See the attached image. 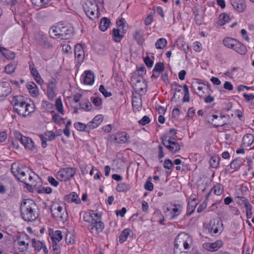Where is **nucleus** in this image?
<instances>
[{
	"label": "nucleus",
	"mask_w": 254,
	"mask_h": 254,
	"mask_svg": "<svg viewBox=\"0 0 254 254\" xmlns=\"http://www.w3.org/2000/svg\"><path fill=\"white\" fill-rule=\"evenodd\" d=\"M174 254H188L185 250H189L191 244V239L185 233L179 234L175 240Z\"/></svg>",
	"instance_id": "7ed1b4c3"
},
{
	"label": "nucleus",
	"mask_w": 254,
	"mask_h": 254,
	"mask_svg": "<svg viewBox=\"0 0 254 254\" xmlns=\"http://www.w3.org/2000/svg\"><path fill=\"white\" fill-rule=\"evenodd\" d=\"M27 87L30 95L32 97H37L39 94L37 85L33 82H29L27 84Z\"/></svg>",
	"instance_id": "393cba45"
},
{
	"label": "nucleus",
	"mask_w": 254,
	"mask_h": 254,
	"mask_svg": "<svg viewBox=\"0 0 254 254\" xmlns=\"http://www.w3.org/2000/svg\"><path fill=\"white\" fill-rule=\"evenodd\" d=\"M235 200L237 203L239 205H244L245 207H247V205H250L251 204L249 201L248 199L246 197L242 196H237L235 197Z\"/></svg>",
	"instance_id": "e433bc0d"
},
{
	"label": "nucleus",
	"mask_w": 254,
	"mask_h": 254,
	"mask_svg": "<svg viewBox=\"0 0 254 254\" xmlns=\"http://www.w3.org/2000/svg\"><path fill=\"white\" fill-rule=\"evenodd\" d=\"M0 52L7 59L11 60L15 58V53L9 51L4 47H0Z\"/></svg>",
	"instance_id": "2f4dec72"
},
{
	"label": "nucleus",
	"mask_w": 254,
	"mask_h": 254,
	"mask_svg": "<svg viewBox=\"0 0 254 254\" xmlns=\"http://www.w3.org/2000/svg\"><path fill=\"white\" fill-rule=\"evenodd\" d=\"M75 174V170L73 168H64L57 173V178L61 181H66L73 177Z\"/></svg>",
	"instance_id": "ddd939ff"
},
{
	"label": "nucleus",
	"mask_w": 254,
	"mask_h": 254,
	"mask_svg": "<svg viewBox=\"0 0 254 254\" xmlns=\"http://www.w3.org/2000/svg\"><path fill=\"white\" fill-rule=\"evenodd\" d=\"M206 229L212 236L219 235L223 230V224L221 219H212L208 223Z\"/></svg>",
	"instance_id": "0eeeda50"
},
{
	"label": "nucleus",
	"mask_w": 254,
	"mask_h": 254,
	"mask_svg": "<svg viewBox=\"0 0 254 254\" xmlns=\"http://www.w3.org/2000/svg\"><path fill=\"white\" fill-rule=\"evenodd\" d=\"M133 38L136 41L137 44L141 45L143 42L142 35L140 31H136L133 34Z\"/></svg>",
	"instance_id": "de8ad7c7"
},
{
	"label": "nucleus",
	"mask_w": 254,
	"mask_h": 254,
	"mask_svg": "<svg viewBox=\"0 0 254 254\" xmlns=\"http://www.w3.org/2000/svg\"><path fill=\"white\" fill-rule=\"evenodd\" d=\"M211 190H213L216 195H220L223 193V189L221 185L217 184L213 186Z\"/></svg>",
	"instance_id": "49530a36"
},
{
	"label": "nucleus",
	"mask_w": 254,
	"mask_h": 254,
	"mask_svg": "<svg viewBox=\"0 0 254 254\" xmlns=\"http://www.w3.org/2000/svg\"><path fill=\"white\" fill-rule=\"evenodd\" d=\"M16 65L14 64H8L5 67V71L8 74H11L15 71Z\"/></svg>",
	"instance_id": "864d4df0"
},
{
	"label": "nucleus",
	"mask_w": 254,
	"mask_h": 254,
	"mask_svg": "<svg viewBox=\"0 0 254 254\" xmlns=\"http://www.w3.org/2000/svg\"><path fill=\"white\" fill-rule=\"evenodd\" d=\"M99 90L105 97H108L112 96L111 92L107 91L103 85H101L100 86Z\"/></svg>",
	"instance_id": "680f3d73"
},
{
	"label": "nucleus",
	"mask_w": 254,
	"mask_h": 254,
	"mask_svg": "<svg viewBox=\"0 0 254 254\" xmlns=\"http://www.w3.org/2000/svg\"><path fill=\"white\" fill-rule=\"evenodd\" d=\"M173 163L170 159H166L164 162V167L168 170H171L173 167Z\"/></svg>",
	"instance_id": "052dcab7"
},
{
	"label": "nucleus",
	"mask_w": 254,
	"mask_h": 254,
	"mask_svg": "<svg viewBox=\"0 0 254 254\" xmlns=\"http://www.w3.org/2000/svg\"><path fill=\"white\" fill-rule=\"evenodd\" d=\"M29 246V236L24 232L17 234V248L20 252L27 251Z\"/></svg>",
	"instance_id": "f8f14e48"
},
{
	"label": "nucleus",
	"mask_w": 254,
	"mask_h": 254,
	"mask_svg": "<svg viewBox=\"0 0 254 254\" xmlns=\"http://www.w3.org/2000/svg\"><path fill=\"white\" fill-rule=\"evenodd\" d=\"M91 101L93 104L97 107L101 108L102 105V100L101 98L96 97L91 98Z\"/></svg>",
	"instance_id": "4d7b16f0"
},
{
	"label": "nucleus",
	"mask_w": 254,
	"mask_h": 254,
	"mask_svg": "<svg viewBox=\"0 0 254 254\" xmlns=\"http://www.w3.org/2000/svg\"><path fill=\"white\" fill-rule=\"evenodd\" d=\"M65 242L68 245H71L74 243V238L73 235L71 233H68L65 236Z\"/></svg>",
	"instance_id": "13d9d810"
},
{
	"label": "nucleus",
	"mask_w": 254,
	"mask_h": 254,
	"mask_svg": "<svg viewBox=\"0 0 254 254\" xmlns=\"http://www.w3.org/2000/svg\"><path fill=\"white\" fill-rule=\"evenodd\" d=\"M164 69L165 66L164 64L162 62H158L155 64L153 71L161 72L163 71Z\"/></svg>",
	"instance_id": "603ef678"
},
{
	"label": "nucleus",
	"mask_w": 254,
	"mask_h": 254,
	"mask_svg": "<svg viewBox=\"0 0 254 254\" xmlns=\"http://www.w3.org/2000/svg\"><path fill=\"white\" fill-rule=\"evenodd\" d=\"M74 127L78 131L89 132L87 124L81 122H76L74 124Z\"/></svg>",
	"instance_id": "ea45409f"
},
{
	"label": "nucleus",
	"mask_w": 254,
	"mask_h": 254,
	"mask_svg": "<svg viewBox=\"0 0 254 254\" xmlns=\"http://www.w3.org/2000/svg\"><path fill=\"white\" fill-rule=\"evenodd\" d=\"M173 207L168 204H165L163 207V210L166 217L169 220H173L181 214L183 206L181 204H174Z\"/></svg>",
	"instance_id": "39448f33"
},
{
	"label": "nucleus",
	"mask_w": 254,
	"mask_h": 254,
	"mask_svg": "<svg viewBox=\"0 0 254 254\" xmlns=\"http://www.w3.org/2000/svg\"><path fill=\"white\" fill-rule=\"evenodd\" d=\"M150 122V119L147 116H144L140 120L138 121V123L142 126L146 125V124H149Z\"/></svg>",
	"instance_id": "338daca9"
},
{
	"label": "nucleus",
	"mask_w": 254,
	"mask_h": 254,
	"mask_svg": "<svg viewBox=\"0 0 254 254\" xmlns=\"http://www.w3.org/2000/svg\"><path fill=\"white\" fill-rule=\"evenodd\" d=\"M19 140L21 143L26 149L33 150L34 148V144L33 140L29 137L23 136L21 133L17 132V140Z\"/></svg>",
	"instance_id": "a211bd4d"
},
{
	"label": "nucleus",
	"mask_w": 254,
	"mask_h": 254,
	"mask_svg": "<svg viewBox=\"0 0 254 254\" xmlns=\"http://www.w3.org/2000/svg\"><path fill=\"white\" fill-rule=\"evenodd\" d=\"M30 183H27L24 186V189H26L30 192H33L34 190L37 191L42 186L41 179L37 175L34 174L33 178L31 180H28Z\"/></svg>",
	"instance_id": "4468645a"
},
{
	"label": "nucleus",
	"mask_w": 254,
	"mask_h": 254,
	"mask_svg": "<svg viewBox=\"0 0 254 254\" xmlns=\"http://www.w3.org/2000/svg\"><path fill=\"white\" fill-rule=\"evenodd\" d=\"M32 4L38 8L45 7L51 0H31Z\"/></svg>",
	"instance_id": "f704fd0d"
},
{
	"label": "nucleus",
	"mask_w": 254,
	"mask_h": 254,
	"mask_svg": "<svg viewBox=\"0 0 254 254\" xmlns=\"http://www.w3.org/2000/svg\"><path fill=\"white\" fill-rule=\"evenodd\" d=\"M11 92V87L8 82H0V99L8 95Z\"/></svg>",
	"instance_id": "4be33fe9"
},
{
	"label": "nucleus",
	"mask_w": 254,
	"mask_h": 254,
	"mask_svg": "<svg viewBox=\"0 0 254 254\" xmlns=\"http://www.w3.org/2000/svg\"><path fill=\"white\" fill-rule=\"evenodd\" d=\"M223 242L221 240H217L214 243H205L203 244V248L207 251L214 252L217 251L223 246Z\"/></svg>",
	"instance_id": "412c9836"
},
{
	"label": "nucleus",
	"mask_w": 254,
	"mask_h": 254,
	"mask_svg": "<svg viewBox=\"0 0 254 254\" xmlns=\"http://www.w3.org/2000/svg\"><path fill=\"white\" fill-rule=\"evenodd\" d=\"M32 244L33 247L38 252H39L43 247V243L40 241L36 240L35 239H32Z\"/></svg>",
	"instance_id": "a18cd8bd"
},
{
	"label": "nucleus",
	"mask_w": 254,
	"mask_h": 254,
	"mask_svg": "<svg viewBox=\"0 0 254 254\" xmlns=\"http://www.w3.org/2000/svg\"><path fill=\"white\" fill-rule=\"evenodd\" d=\"M131 80L133 83V88L136 93L140 94L141 92L146 91L147 85L141 74H134L132 76Z\"/></svg>",
	"instance_id": "6e6552de"
},
{
	"label": "nucleus",
	"mask_w": 254,
	"mask_h": 254,
	"mask_svg": "<svg viewBox=\"0 0 254 254\" xmlns=\"http://www.w3.org/2000/svg\"><path fill=\"white\" fill-rule=\"evenodd\" d=\"M73 27L70 24L60 23L55 26L51 27L49 34L51 38L66 40L70 38L73 33Z\"/></svg>",
	"instance_id": "f257e3e1"
},
{
	"label": "nucleus",
	"mask_w": 254,
	"mask_h": 254,
	"mask_svg": "<svg viewBox=\"0 0 254 254\" xmlns=\"http://www.w3.org/2000/svg\"><path fill=\"white\" fill-rule=\"evenodd\" d=\"M103 120V116L102 115H98L95 116L92 121H94L96 124L99 126L102 122Z\"/></svg>",
	"instance_id": "774afa93"
},
{
	"label": "nucleus",
	"mask_w": 254,
	"mask_h": 254,
	"mask_svg": "<svg viewBox=\"0 0 254 254\" xmlns=\"http://www.w3.org/2000/svg\"><path fill=\"white\" fill-rule=\"evenodd\" d=\"M83 76V82L86 85H92L94 82V75L91 71H85Z\"/></svg>",
	"instance_id": "a878e982"
},
{
	"label": "nucleus",
	"mask_w": 254,
	"mask_h": 254,
	"mask_svg": "<svg viewBox=\"0 0 254 254\" xmlns=\"http://www.w3.org/2000/svg\"><path fill=\"white\" fill-rule=\"evenodd\" d=\"M111 23L110 20L107 17H103L100 20L99 28L103 32L105 31Z\"/></svg>",
	"instance_id": "473e14b6"
},
{
	"label": "nucleus",
	"mask_w": 254,
	"mask_h": 254,
	"mask_svg": "<svg viewBox=\"0 0 254 254\" xmlns=\"http://www.w3.org/2000/svg\"><path fill=\"white\" fill-rule=\"evenodd\" d=\"M193 14L194 15L195 23L197 25H200L202 24L204 19L203 15L199 14L198 12L196 11H194Z\"/></svg>",
	"instance_id": "09e8293b"
},
{
	"label": "nucleus",
	"mask_w": 254,
	"mask_h": 254,
	"mask_svg": "<svg viewBox=\"0 0 254 254\" xmlns=\"http://www.w3.org/2000/svg\"><path fill=\"white\" fill-rule=\"evenodd\" d=\"M167 41L166 39L161 38L159 39L155 43V47L157 49H162L167 45Z\"/></svg>",
	"instance_id": "a19ab883"
},
{
	"label": "nucleus",
	"mask_w": 254,
	"mask_h": 254,
	"mask_svg": "<svg viewBox=\"0 0 254 254\" xmlns=\"http://www.w3.org/2000/svg\"><path fill=\"white\" fill-rule=\"evenodd\" d=\"M97 216L98 214L94 213L93 211L86 212L83 216V220L91 223L92 221H94V217Z\"/></svg>",
	"instance_id": "c9c22d12"
},
{
	"label": "nucleus",
	"mask_w": 254,
	"mask_h": 254,
	"mask_svg": "<svg viewBox=\"0 0 254 254\" xmlns=\"http://www.w3.org/2000/svg\"><path fill=\"white\" fill-rule=\"evenodd\" d=\"M64 199L68 202H75L76 204H78L81 201L80 199L75 192H72L68 195H65Z\"/></svg>",
	"instance_id": "c85d7f7f"
},
{
	"label": "nucleus",
	"mask_w": 254,
	"mask_h": 254,
	"mask_svg": "<svg viewBox=\"0 0 254 254\" xmlns=\"http://www.w3.org/2000/svg\"><path fill=\"white\" fill-rule=\"evenodd\" d=\"M74 55L76 62V66H79L83 62L85 56L84 51L81 44H78L75 46Z\"/></svg>",
	"instance_id": "f3484780"
},
{
	"label": "nucleus",
	"mask_w": 254,
	"mask_h": 254,
	"mask_svg": "<svg viewBox=\"0 0 254 254\" xmlns=\"http://www.w3.org/2000/svg\"><path fill=\"white\" fill-rule=\"evenodd\" d=\"M243 163L244 160L243 159L239 157L237 158L231 162L230 166L231 169L237 170L240 168L241 165H242Z\"/></svg>",
	"instance_id": "c756f323"
},
{
	"label": "nucleus",
	"mask_w": 254,
	"mask_h": 254,
	"mask_svg": "<svg viewBox=\"0 0 254 254\" xmlns=\"http://www.w3.org/2000/svg\"><path fill=\"white\" fill-rule=\"evenodd\" d=\"M220 158L214 156L211 158L209 161L210 166L213 168H217L219 166Z\"/></svg>",
	"instance_id": "c03bdc74"
},
{
	"label": "nucleus",
	"mask_w": 254,
	"mask_h": 254,
	"mask_svg": "<svg viewBox=\"0 0 254 254\" xmlns=\"http://www.w3.org/2000/svg\"><path fill=\"white\" fill-rule=\"evenodd\" d=\"M80 108L86 111H89L92 109V105L88 100L79 103Z\"/></svg>",
	"instance_id": "79ce46f5"
},
{
	"label": "nucleus",
	"mask_w": 254,
	"mask_h": 254,
	"mask_svg": "<svg viewBox=\"0 0 254 254\" xmlns=\"http://www.w3.org/2000/svg\"><path fill=\"white\" fill-rule=\"evenodd\" d=\"M197 90L198 92L197 93V94L200 97H202L205 92L209 93V91L210 90V86L208 84L204 83H199Z\"/></svg>",
	"instance_id": "bb28decb"
},
{
	"label": "nucleus",
	"mask_w": 254,
	"mask_h": 254,
	"mask_svg": "<svg viewBox=\"0 0 254 254\" xmlns=\"http://www.w3.org/2000/svg\"><path fill=\"white\" fill-rule=\"evenodd\" d=\"M130 230L129 229H124L121 233L119 236V241L120 243H124L127 239L129 235Z\"/></svg>",
	"instance_id": "58836bf2"
},
{
	"label": "nucleus",
	"mask_w": 254,
	"mask_h": 254,
	"mask_svg": "<svg viewBox=\"0 0 254 254\" xmlns=\"http://www.w3.org/2000/svg\"><path fill=\"white\" fill-rule=\"evenodd\" d=\"M196 203H194V204H192L190 205V203L189 202L188 206L187 208V215H191L195 210V207L196 206Z\"/></svg>",
	"instance_id": "0e129e2a"
},
{
	"label": "nucleus",
	"mask_w": 254,
	"mask_h": 254,
	"mask_svg": "<svg viewBox=\"0 0 254 254\" xmlns=\"http://www.w3.org/2000/svg\"><path fill=\"white\" fill-rule=\"evenodd\" d=\"M162 144L171 153L175 154L179 152L181 149V145L174 137L165 135L162 137Z\"/></svg>",
	"instance_id": "1a4fd4ad"
},
{
	"label": "nucleus",
	"mask_w": 254,
	"mask_h": 254,
	"mask_svg": "<svg viewBox=\"0 0 254 254\" xmlns=\"http://www.w3.org/2000/svg\"><path fill=\"white\" fill-rule=\"evenodd\" d=\"M29 68L30 69V72L33 77H36L37 75L40 74L38 71L34 67V64L33 63L29 64Z\"/></svg>",
	"instance_id": "69168bd1"
},
{
	"label": "nucleus",
	"mask_w": 254,
	"mask_h": 254,
	"mask_svg": "<svg viewBox=\"0 0 254 254\" xmlns=\"http://www.w3.org/2000/svg\"><path fill=\"white\" fill-rule=\"evenodd\" d=\"M37 193L39 194L41 193H46V194H50L52 192V189L51 188L48 187H41L39 190L37 191Z\"/></svg>",
	"instance_id": "3c124183"
},
{
	"label": "nucleus",
	"mask_w": 254,
	"mask_h": 254,
	"mask_svg": "<svg viewBox=\"0 0 254 254\" xmlns=\"http://www.w3.org/2000/svg\"><path fill=\"white\" fill-rule=\"evenodd\" d=\"M154 186L150 181V177H149L146 181L144 185V189L146 190L151 191L153 190Z\"/></svg>",
	"instance_id": "bf43d9fd"
},
{
	"label": "nucleus",
	"mask_w": 254,
	"mask_h": 254,
	"mask_svg": "<svg viewBox=\"0 0 254 254\" xmlns=\"http://www.w3.org/2000/svg\"><path fill=\"white\" fill-rule=\"evenodd\" d=\"M136 94V95L133 94L132 95V104L134 109L139 111L142 106V99L140 94Z\"/></svg>",
	"instance_id": "b1692460"
},
{
	"label": "nucleus",
	"mask_w": 254,
	"mask_h": 254,
	"mask_svg": "<svg viewBox=\"0 0 254 254\" xmlns=\"http://www.w3.org/2000/svg\"><path fill=\"white\" fill-rule=\"evenodd\" d=\"M57 81L55 78H52L47 83V95L50 100H52L57 95Z\"/></svg>",
	"instance_id": "dca6fc26"
},
{
	"label": "nucleus",
	"mask_w": 254,
	"mask_h": 254,
	"mask_svg": "<svg viewBox=\"0 0 254 254\" xmlns=\"http://www.w3.org/2000/svg\"><path fill=\"white\" fill-rule=\"evenodd\" d=\"M130 189V186L127 183H122L119 184L117 187L116 190L118 192H126Z\"/></svg>",
	"instance_id": "4c0bfd02"
},
{
	"label": "nucleus",
	"mask_w": 254,
	"mask_h": 254,
	"mask_svg": "<svg viewBox=\"0 0 254 254\" xmlns=\"http://www.w3.org/2000/svg\"><path fill=\"white\" fill-rule=\"evenodd\" d=\"M123 37V35L120 34L119 30L114 29L113 30V39L116 42H120Z\"/></svg>",
	"instance_id": "37998d69"
},
{
	"label": "nucleus",
	"mask_w": 254,
	"mask_h": 254,
	"mask_svg": "<svg viewBox=\"0 0 254 254\" xmlns=\"http://www.w3.org/2000/svg\"><path fill=\"white\" fill-rule=\"evenodd\" d=\"M20 211L22 218L26 221H33L38 217L36 205L31 199L23 200L20 206Z\"/></svg>",
	"instance_id": "f03ea898"
},
{
	"label": "nucleus",
	"mask_w": 254,
	"mask_h": 254,
	"mask_svg": "<svg viewBox=\"0 0 254 254\" xmlns=\"http://www.w3.org/2000/svg\"><path fill=\"white\" fill-rule=\"evenodd\" d=\"M33 176L30 174V170L25 166L21 165L17 168V180L26 185L27 180H31Z\"/></svg>",
	"instance_id": "9b49d317"
},
{
	"label": "nucleus",
	"mask_w": 254,
	"mask_h": 254,
	"mask_svg": "<svg viewBox=\"0 0 254 254\" xmlns=\"http://www.w3.org/2000/svg\"><path fill=\"white\" fill-rule=\"evenodd\" d=\"M53 254H60L61 248L58 243H52Z\"/></svg>",
	"instance_id": "e2e57ef3"
},
{
	"label": "nucleus",
	"mask_w": 254,
	"mask_h": 254,
	"mask_svg": "<svg viewBox=\"0 0 254 254\" xmlns=\"http://www.w3.org/2000/svg\"><path fill=\"white\" fill-rule=\"evenodd\" d=\"M54 218L57 221L64 222L68 219V214L65 208L60 205H53L50 209Z\"/></svg>",
	"instance_id": "9d476101"
},
{
	"label": "nucleus",
	"mask_w": 254,
	"mask_h": 254,
	"mask_svg": "<svg viewBox=\"0 0 254 254\" xmlns=\"http://www.w3.org/2000/svg\"><path fill=\"white\" fill-rule=\"evenodd\" d=\"M63 238L62 233L60 230H57L51 236V243H58Z\"/></svg>",
	"instance_id": "72a5a7b5"
},
{
	"label": "nucleus",
	"mask_w": 254,
	"mask_h": 254,
	"mask_svg": "<svg viewBox=\"0 0 254 254\" xmlns=\"http://www.w3.org/2000/svg\"><path fill=\"white\" fill-rule=\"evenodd\" d=\"M37 43L43 48H51L53 45L49 41L48 38L43 33H39L36 36Z\"/></svg>",
	"instance_id": "6ab92c4d"
},
{
	"label": "nucleus",
	"mask_w": 254,
	"mask_h": 254,
	"mask_svg": "<svg viewBox=\"0 0 254 254\" xmlns=\"http://www.w3.org/2000/svg\"><path fill=\"white\" fill-rule=\"evenodd\" d=\"M55 105L56 107L57 110L62 115H64V110L63 109L62 101L60 98H59L56 99Z\"/></svg>",
	"instance_id": "8fccbe9b"
},
{
	"label": "nucleus",
	"mask_w": 254,
	"mask_h": 254,
	"mask_svg": "<svg viewBox=\"0 0 254 254\" xmlns=\"http://www.w3.org/2000/svg\"><path fill=\"white\" fill-rule=\"evenodd\" d=\"M104 228V223L100 221L94 220L92 221V223L89 225L88 228L92 233H94V231L95 233L98 234L102 231Z\"/></svg>",
	"instance_id": "aec40b11"
},
{
	"label": "nucleus",
	"mask_w": 254,
	"mask_h": 254,
	"mask_svg": "<svg viewBox=\"0 0 254 254\" xmlns=\"http://www.w3.org/2000/svg\"><path fill=\"white\" fill-rule=\"evenodd\" d=\"M83 9L90 19L93 20L97 17L95 11L98 10V7L96 2L91 1L86 2L83 5Z\"/></svg>",
	"instance_id": "2eb2a0df"
},
{
	"label": "nucleus",
	"mask_w": 254,
	"mask_h": 254,
	"mask_svg": "<svg viewBox=\"0 0 254 254\" xmlns=\"http://www.w3.org/2000/svg\"><path fill=\"white\" fill-rule=\"evenodd\" d=\"M17 114L22 117H26L34 111L33 105H31L25 101H21L22 96H17Z\"/></svg>",
	"instance_id": "423d86ee"
},
{
	"label": "nucleus",
	"mask_w": 254,
	"mask_h": 254,
	"mask_svg": "<svg viewBox=\"0 0 254 254\" xmlns=\"http://www.w3.org/2000/svg\"><path fill=\"white\" fill-rule=\"evenodd\" d=\"M230 20L229 15L226 13H223L219 15L217 23L220 26L225 25L226 23L228 22Z\"/></svg>",
	"instance_id": "7c9ffc66"
},
{
	"label": "nucleus",
	"mask_w": 254,
	"mask_h": 254,
	"mask_svg": "<svg viewBox=\"0 0 254 254\" xmlns=\"http://www.w3.org/2000/svg\"><path fill=\"white\" fill-rule=\"evenodd\" d=\"M222 42L226 47L233 50L240 55H244L248 51L246 46L236 39L226 37Z\"/></svg>",
	"instance_id": "20e7f679"
},
{
	"label": "nucleus",
	"mask_w": 254,
	"mask_h": 254,
	"mask_svg": "<svg viewBox=\"0 0 254 254\" xmlns=\"http://www.w3.org/2000/svg\"><path fill=\"white\" fill-rule=\"evenodd\" d=\"M234 9L239 12H243L246 9V5L244 0H230Z\"/></svg>",
	"instance_id": "5701e85b"
},
{
	"label": "nucleus",
	"mask_w": 254,
	"mask_h": 254,
	"mask_svg": "<svg viewBox=\"0 0 254 254\" xmlns=\"http://www.w3.org/2000/svg\"><path fill=\"white\" fill-rule=\"evenodd\" d=\"M183 88L185 94L183 101L184 102H189L190 101V94L188 87L187 85H184Z\"/></svg>",
	"instance_id": "5fc2aeb1"
},
{
	"label": "nucleus",
	"mask_w": 254,
	"mask_h": 254,
	"mask_svg": "<svg viewBox=\"0 0 254 254\" xmlns=\"http://www.w3.org/2000/svg\"><path fill=\"white\" fill-rule=\"evenodd\" d=\"M129 136L126 132H121L117 134L115 137V140L118 143H125L127 141Z\"/></svg>",
	"instance_id": "cd10ccee"
},
{
	"label": "nucleus",
	"mask_w": 254,
	"mask_h": 254,
	"mask_svg": "<svg viewBox=\"0 0 254 254\" xmlns=\"http://www.w3.org/2000/svg\"><path fill=\"white\" fill-rule=\"evenodd\" d=\"M225 118V116L223 115H221L217 121H215V123L214 124V127H222L224 125L226 124V122L223 121V119Z\"/></svg>",
	"instance_id": "6e6d98bb"
}]
</instances>
